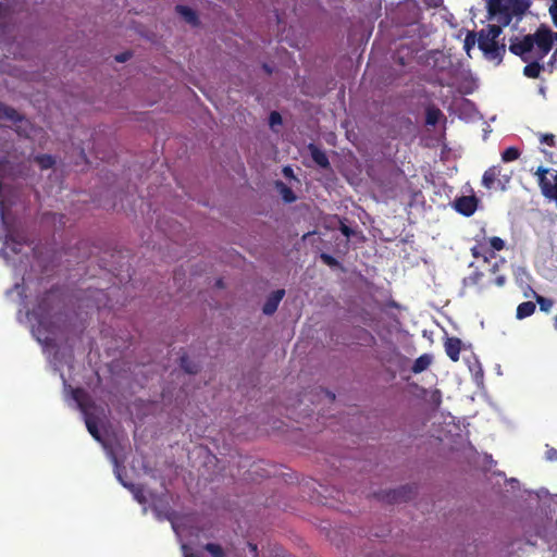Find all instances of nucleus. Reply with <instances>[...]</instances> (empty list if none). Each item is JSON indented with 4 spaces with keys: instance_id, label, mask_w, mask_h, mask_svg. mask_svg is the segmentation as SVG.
Returning a JSON list of instances; mask_svg holds the SVG:
<instances>
[{
    "instance_id": "nucleus-5",
    "label": "nucleus",
    "mask_w": 557,
    "mask_h": 557,
    "mask_svg": "<svg viewBox=\"0 0 557 557\" xmlns=\"http://www.w3.org/2000/svg\"><path fill=\"white\" fill-rule=\"evenodd\" d=\"M550 169L539 166L534 175L537 177L542 195L549 201H554L557 205V181H552L547 177V174L550 173Z\"/></svg>"
},
{
    "instance_id": "nucleus-11",
    "label": "nucleus",
    "mask_w": 557,
    "mask_h": 557,
    "mask_svg": "<svg viewBox=\"0 0 557 557\" xmlns=\"http://www.w3.org/2000/svg\"><path fill=\"white\" fill-rule=\"evenodd\" d=\"M461 350V341L458 337H449L445 343V351L447 356L454 361L459 360Z\"/></svg>"
},
{
    "instance_id": "nucleus-35",
    "label": "nucleus",
    "mask_w": 557,
    "mask_h": 557,
    "mask_svg": "<svg viewBox=\"0 0 557 557\" xmlns=\"http://www.w3.org/2000/svg\"><path fill=\"white\" fill-rule=\"evenodd\" d=\"M431 401L438 407L442 403V393L438 389H435L431 394Z\"/></svg>"
},
{
    "instance_id": "nucleus-25",
    "label": "nucleus",
    "mask_w": 557,
    "mask_h": 557,
    "mask_svg": "<svg viewBox=\"0 0 557 557\" xmlns=\"http://www.w3.org/2000/svg\"><path fill=\"white\" fill-rule=\"evenodd\" d=\"M9 21L10 12L7 7L0 3V36L7 34Z\"/></svg>"
},
{
    "instance_id": "nucleus-18",
    "label": "nucleus",
    "mask_w": 557,
    "mask_h": 557,
    "mask_svg": "<svg viewBox=\"0 0 557 557\" xmlns=\"http://www.w3.org/2000/svg\"><path fill=\"white\" fill-rule=\"evenodd\" d=\"M431 363H432L431 356L428 354H423L414 360V362L411 367V371L414 374L421 373V372L425 371L430 367Z\"/></svg>"
},
{
    "instance_id": "nucleus-12",
    "label": "nucleus",
    "mask_w": 557,
    "mask_h": 557,
    "mask_svg": "<svg viewBox=\"0 0 557 557\" xmlns=\"http://www.w3.org/2000/svg\"><path fill=\"white\" fill-rule=\"evenodd\" d=\"M510 12L519 20L525 14L530 7L529 0H506Z\"/></svg>"
},
{
    "instance_id": "nucleus-33",
    "label": "nucleus",
    "mask_w": 557,
    "mask_h": 557,
    "mask_svg": "<svg viewBox=\"0 0 557 557\" xmlns=\"http://www.w3.org/2000/svg\"><path fill=\"white\" fill-rule=\"evenodd\" d=\"M269 124L270 126L281 125L282 116L277 111H272L269 115Z\"/></svg>"
},
{
    "instance_id": "nucleus-3",
    "label": "nucleus",
    "mask_w": 557,
    "mask_h": 557,
    "mask_svg": "<svg viewBox=\"0 0 557 557\" xmlns=\"http://www.w3.org/2000/svg\"><path fill=\"white\" fill-rule=\"evenodd\" d=\"M478 47L487 60L496 61L497 64L503 61L506 53V45L499 44L498 40L492 38L483 29L478 33Z\"/></svg>"
},
{
    "instance_id": "nucleus-22",
    "label": "nucleus",
    "mask_w": 557,
    "mask_h": 557,
    "mask_svg": "<svg viewBox=\"0 0 557 557\" xmlns=\"http://www.w3.org/2000/svg\"><path fill=\"white\" fill-rule=\"evenodd\" d=\"M532 290V294L535 298V305L539 304L540 306V310L543 311V312H549L553 305H554V301L550 299V298H546L540 294H537L535 290L531 289Z\"/></svg>"
},
{
    "instance_id": "nucleus-27",
    "label": "nucleus",
    "mask_w": 557,
    "mask_h": 557,
    "mask_svg": "<svg viewBox=\"0 0 557 557\" xmlns=\"http://www.w3.org/2000/svg\"><path fill=\"white\" fill-rule=\"evenodd\" d=\"M277 186L280 187V193L285 202L290 203L296 200V196L290 187L286 186L282 182H278Z\"/></svg>"
},
{
    "instance_id": "nucleus-9",
    "label": "nucleus",
    "mask_w": 557,
    "mask_h": 557,
    "mask_svg": "<svg viewBox=\"0 0 557 557\" xmlns=\"http://www.w3.org/2000/svg\"><path fill=\"white\" fill-rule=\"evenodd\" d=\"M312 160L322 169L330 168V161L326 153L314 144L308 146Z\"/></svg>"
},
{
    "instance_id": "nucleus-39",
    "label": "nucleus",
    "mask_w": 557,
    "mask_h": 557,
    "mask_svg": "<svg viewBox=\"0 0 557 557\" xmlns=\"http://www.w3.org/2000/svg\"><path fill=\"white\" fill-rule=\"evenodd\" d=\"M339 230L346 237H350L354 233L352 230L345 224H342Z\"/></svg>"
},
{
    "instance_id": "nucleus-13",
    "label": "nucleus",
    "mask_w": 557,
    "mask_h": 557,
    "mask_svg": "<svg viewBox=\"0 0 557 557\" xmlns=\"http://www.w3.org/2000/svg\"><path fill=\"white\" fill-rule=\"evenodd\" d=\"M84 419H85L86 428H87L88 432L90 433V435L96 441L101 442V435H100V432L98 429L97 418L92 413L88 412L87 410H84Z\"/></svg>"
},
{
    "instance_id": "nucleus-48",
    "label": "nucleus",
    "mask_w": 557,
    "mask_h": 557,
    "mask_svg": "<svg viewBox=\"0 0 557 557\" xmlns=\"http://www.w3.org/2000/svg\"><path fill=\"white\" fill-rule=\"evenodd\" d=\"M327 394L330 395L331 399H334V398H335V395H334V394H330V393H327Z\"/></svg>"
},
{
    "instance_id": "nucleus-10",
    "label": "nucleus",
    "mask_w": 557,
    "mask_h": 557,
    "mask_svg": "<svg viewBox=\"0 0 557 557\" xmlns=\"http://www.w3.org/2000/svg\"><path fill=\"white\" fill-rule=\"evenodd\" d=\"M490 253L486 237H483L481 240L476 239L475 245L471 248V255L476 259L483 258L484 262H488L492 259Z\"/></svg>"
},
{
    "instance_id": "nucleus-38",
    "label": "nucleus",
    "mask_w": 557,
    "mask_h": 557,
    "mask_svg": "<svg viewBox=\"0 0 557 557\" xmlns=\"http://www.w3.org/2000/svg\"><path fill=\"white\" fill-rule=\"evenodd\" d=\"M131 52H123L117 55H115V60L117 62H126L131 58Z\"/></svg>"
},
{
    "instance_id": "nucleus-24",
    "label": "nucleus",
    "mask_w": 557,
    "mask_h": 557,
    "mask_svg": "<svg viewBox=\"0 0 557 557\" xmlns=\"http://www.w3.org/2000/svg\"><path fill=\"white\" fill-rule=\"evenodd\" d=\"M35 162L41 170H48L55 164V159L51 154H38L35 157Z\"/></svg>"
},
{
    "instance_id": "nucleus-40",
    "label": "nucleus",
    "mask_w": 557,
    "mask_h": 557,
    "mask_svg": "<svg viewBox=\"0 0 557 557\" xmlns=\"http://www.w3.org/2000/svg\"><path fill=\"white\" fill-rule=\"evenodd\" d=\"M494 284L497 285V286H503L506 282V277L504 275H497L495 278H494Z\"/></svg>"
},
{
    "instance_id": "nucleus-19",
    "label": "nucleus",
    "mask_w": 557,
    "mask_h": 557,
    "mask_svg": "<svg viewBox=\"0 0 557 557\" xmlns=\"http://www.w3.org/2000/svg\"><path fill=\"white\" fill-rule=\"evenodd\" d=\"M0 119L16 123L22 121L23 116L14 108L0 103Z\"/></svg>"
},
{
    "instance_id": "nucleus-32",
    "label": "nucleus",
    "mask_w": 557,
    "mask_h": 557,
    "mask_svg": "<svg viewBox=\"0 0 557 557\" xmlns=\"http://www.w3.org/2000/svg\"><path fill=\"white\" fill-rule=\"evenodd\" d=\"M540 141L541 144L547 145L549 147H556V137L554 134H540Z\"/></svg>"
},
{
    "instance_id": "nucleus-47",
    "label": "nucleus",
    "mask_w": 557,
    "mask_h": 557,
    "mask_svg": "<svg viewBox=\"0 0 557 557\" xmlns=\"http://www.w3.org/2000/svg\"><path fill=\"white\" fill-rule=\"evenodd\" d=\"M264 70H265L268 73H270V72H271V70L269 69V66H268V65H264Z\"/></svg>"
},
{
    "instance_id": "nucleus-21",
    "label": "nucleus",
    "mask_w": 557,
    "mask_h": 557,
    "mask_svg": "<svg viewBox=\"0 0 557 557\" xmlns=\"http://www.w3.org/2000/svg\"><path fill=\"white\" fill-rule=\"evenodd\" d=\"M488 250H490V257H495V251L503 250L505 248V242L500 237L493 236L490 238H486Z\"/></svg>"
},
{
    "instance_id": "nucleus-42",
    "label": "nucleus",
    "mask_w": 557,
    "mask_h": 557,
    "mask_svg": "<svg viewBox=\"0 0 557 557\" xmlns=\"http://www.w3.org/2000/svg\"><path fill=\"white\" fill-rule=\"evenodd\" d=\"M184 549V557H201L199 553H187V546H183Z\"/></svg>"
},
{
    "instance_id": "nucleus-26",
    "label": "nucleus",
    "mask_w": 557,
    "mask_h": 557,
    "mask_svg": "<svg viewBox=\"0 0 557 557\" xmlns=\"http://www.w3.org/2000/svg\"><path fill=\"white\" fill-rule=\"evenodd\" d=\"M203 548L211 555V557H226V553L220 544L207 543Z\"/></svg>"
},
{
    "instance_id": "nucleus-17",
    "label": "nucleus",
    "mask_w": 557,
    "mask_h": 557,
    "mask_svg": "<svg viewBox=\"0 0 557 557\" xmlns=\"http://www.w3.org/2000/svg\"><path fill=\"white\" fill-rule=\"evenodd\" d=\"M443 117V112L435 106H429L425 109V124L435 126L440 119Z\"/></svg>"
},
{
    "instance_id": "nucleus-30",
    "label": "nucleus",
    "mask_w": 557,
    "mask_h": 557,
    "mask_svg": "<svg viewBox=\"0 0 557 557\" xmlns=\"http://www.w3.org/2000/svg\"><path fill=\"white\" fill-rule=\"evenodd\" d=\"M478 44V33L469 32L465 38V49L467 52Z\"/></svg>"
},
{
    "instance_id": "nucleus-6",
    "label": "nucleus",
    "mask_w": 557,
    "mask_h": 557,
    "mask_svg": "<svg viewBox=\"0 0 557 557\" xmlns=\"http://www.w3.org/2000/svg\"><path fill=\"white\" fill-rule=\"evenodd\" d=\"M413 494V487L405 485L380 494V498L388 504H395L409 500Z\"/></svg>"
},
{
    "instance_id": "nucleus-36",
    "label": "nucleus",
    "mask_w": 557,
    "mask_h": 557,
    "mask_svg": "<svg viewBox=\"0 0 557 557\" xmlns=\"http://www.w3.org/2000/svg\"><path fill=\"white\" fill-rule=\"evenodd\" d=\"M546 460L548 461H557V449L550 447L545 453Z\"/></svg>"
},
{
    "instance_id": "nucleus-46",
    "label": "nucleus",
    "mask_w": 557,
    "mask_h": 557,
    "mask_svg": "<svg viewBox=\"0 0 557 557\" xmlns=\"http://www.w3.org/2000/svg\"><path fill=\"white\" fill-rule=\"evenodd\" d=\"M554 326L557 329V313H556V317L554 319Z\"/></svg>"
},
{
    "instance_id": "nucleus-23",
    "label": "nucleus",
    "mask_w": 557,
    "mask_h": 557,
    "mask_svg": "<svg viewBox=\"0 0 557 557\" xmlns=\"http://www.w3.org/2000/svg\"><path fill=\"white\" fill-rule=\"evenodd\" d=\"M181 368L189 374H196L199 371V364L191 361L187 355L181 357Z\"/></svg>"
},
{
    "instance_id": "nucleus-4",
    "label": "nucleus",
    "mask_w": 557,
    "mask_h": 557,
    "mask_svg": "<svg viewBox=\"0 0 557 557\" xmlns=\"http://www.w3.org/2000/svg\"><path fill=\"white\" fill-rule=\"evenodd\" d=\"M487 12L488 17L502 26H508L513 17L506 0H487Z\"/></svg>"
},
{
    "instance_id": "nucleus-1",
    "label": "nucleus",
    "mask_w": 557,
    "mask_h": 557,
    "mask_svg": "<svg viewBox=\"0 0 557 557\" xmlns=\"http://www.w3.org/2000/svg\"><path fill=\"white\" fill-rule=\"evenodd\" d=\"M557 41V33H554L547 25L541 24L534 34L522 38L515 37L510 40L509 51L521 58L528 64L523 67V74L529 78H537L543 70L540 63L553 49Z\"/></svg>"
},
{
    "instance_id": "nucleus-34",
    "label": "nucleus",
    "mask_w": 557,
    "mask_h": 557,
    "mask_svg": "<svg viewBox=\"0 0 557 557\" xmlns=\"http://www.w3.org/2000/svg\"><path fill=\"white\" fill-rule=\"evenodd\" d=\"M321 260H322L325 264H327V265H330V267L337 265V263H338V262H337V260H336L334 257H332L331 255H327V253H322V255H321Z\"/></svg>"
},
{
    "instance_id": "nucleus-15",
    "label": "nucleus",
    "mask_w": 557,
    "mask_h": 557,
    "mask_svg": "<svg viewBox=\"0 0 557 557\" xmlns=\"http://www.w3.org/2000/svg\"><path fill=\"white\" fill-rule=\"evenodd\" d=\"M536 309V305L533 301H524L518 305L517 311H516V318L518 320H523L525 318L531 317Z\"/></svg>"
},
{
    "instance_id": "nucleus-2",
    "label": "nucleus",
    "mask_w": 557,
    "mask_h": 557,
    "mask_svg": "<svg viewBox=\"0 0 557 557\" xmlns=\"http://www.w3.org/2000/svg\"><path fill=\"white\" fill-rule=\"evenodd\" d=\"M511 171H506L502 165H492L482 176V185L486 189L505 191L511 180Z\"/></svg>"
},
{
    "instance_id": "nucleus-8",
    "label": "nucleus",
    "mask_w": 557,
    "mask_h": 557,
    "mask_svg": "<svg viewBox=\"0 0 557 557\" xmlns=\"http://www.w3.org/2000/svg\"><path fill=\"white\" fill-rule=\"evenodd\" d=\"M284 295H285L284 289H277V290L273 292L268 297V299L265 300V302L263 305V308H262L263 313L267 315L273 314L276 311L278 304L283 299Z\"/></svg>"
},
{
    "instance_id": "nucleus-28",
    "label": "nucleus",
    "mask_w": 557,
    "mask_h": 557,
    "mask_svg": "<svg viewBox=\"0 0 557 557\" xmlns=\"http://www.w3.org/2000/svg\"><path fill=\"white\" fill-rule=\"evenodd\" d=\"M520 157V150L516 147H508L502 152V160L504 162L516 161Z\"/></svg>"
},
{
    "instance_id": "nucleus-41",
    "label": "nucleus",
    "mask_w": 557,
    "mask_h": 557,
    "mask_svg": "<svg viewBox=\"0 0 557 557\" xmlns=\"http://www.w3.org/2000/svg\"><path fill=\"white\" fill-rule=\"evenodd\" d=\"M248 547L255 557H258V546L253 543H248Z\"/></svg>"
},
{
    "instance_id": "nucleus-45",
    "label": "nucleus",
    "mask_w": 557,
    "mask_h": 557,
    "mask_svg": "<svg viewBox=\"0 0 557 557\" xmlns=\"http://www.w3.org/2000/svg\"><path fill=\"white\" fill-rule=\"evenodd\" d=\"M216 285H218L219 287H222V285H223L222 280H218Z\"/></svg>"
},
{
    "instance_id": "nucleus-14",
    "label": "nucleus",
    "mask_w": 557,
    "mask_h": 557,
    "mask_svg": "<svg viewBox=\"0 0 557 557\" xmlns=\"http://www.w3.org/2000/svg\"><path fill=\"white\" fill-rule=\"evenodd\" d=\"M175 10L190 25L197 26L199 24L198 15L191 8L178 4Z\"/></svg>"
},
{
    "instance_id": "nucleus-43",
    "label": "nucleus",
    "mask_w": 557,
    "mask_h": 557,
    "mask_svg": "<svg viewBox=\"0 0 557 557\" xmlns=\"http://www.w3.org/2000/svg\"><path fill=\"white\" fill-rule=\"evenodd\" d=\"M555 59H557V49L554 51L550 62H553V60H555Z\"/></svg>"
},
{
    "instance_id": "nucleus-29",
    "label": "nucleus",
    "mask_w": 557,
    "mask_h": 557,
    "mask_svg": "<svg viewBox=\"0 0 557 557\" xmlns=\"http://www.w3.org/2000/svg\"><path fill=\"white\" fill-rule=\"evenodd\" d=\"M503 27L500 24H490L487 25L486 28H483V30L485 33H487L490 36H492V38H495L496 40H498V37L500 36L502 32H503Z\"/></svg>"
},
{
    "instance_id": "nucleus-49",
    "label": "nucleus",
    "mask_w": 557,
    "mask_h": 557,
    "mask_svg": "<svg viewBox=\"0 0 557 557\" xmlns=\"http://www.w3.org/2000/svg\"><path fill=\"white\" fill-rule=\"evenodd\" d=\"M553 178H554L555 181H557V173L553 176Z\"/></svg>"
},
{
    "instance_id": "nucleus-44",
    "label": "nucleus",
    "mask_w": 557,
    "mask_h": 557,
    "mask_svg": "<svg viewBox=\"0 0 557 557\" xmlns=\"http://www.w3.org/2000/svg\"><path fill=\"white\" fill-rule=\"evenodd\" d=\"M284 173L287 175V174L292 173V170L289 168H285Z\"/></svg>"
},
{
    "instance_id": "nucleus-7",
    "label": "nucleus",
    "mask_w": 557,
    "mask_h": 557,
    "mask_svg": "<svg viewBox=\"0 0 557 557\" xmlns=\"http://www.w3.org/2000/svg\"><path fill=\"white\" fill-rule=\"evenodd\" d=\"M478 208L475 196H461L455 200V209L465 216H471Z\"/></svg>"
},
{
    "instance_id": "nucleus-37",
    "label": "nucleus",
    "mask_w": 557,
    "mask_h": 557,
    "mask_svg": "<svg viewBox=\"0 0 557 557\" xmlns=\"http://www.w3.org/2000/svg\"><path fill=\"white\" fill-rule=\"evenodd\" d=\"M549 13L555 26L557 27V0H554L553 4L550 5Z\"/></svg>"
},
{
    "instance_id": "nucleus-20",
    "label": "nucleus",
    "mask_w": 557,
    "mask_h": 557,
    "mask_svg": "<svg viewBox=\"0 0 557 557\" xmlns=\"http://www.w3.org/2000/svg\"><path fill=\"white\" fill-rule=\"evenodd\" d=\"M26 243L25 237L17 236L15 237L13 234H8L5 237V245L11 248V250L15 253L20 252V246Z\"/></svg>"
},
{
    "instance_id": "nucleus-31",
    "label": "nucleus",
    "mask_w": 557,
    "mask_h": 557,
    "mask_svg": "<svg viewBox=\"0 0 557 557\" xmlns=\"http://www.w3.org/2000/svg\"><path fill=\"white\" fill-rule=\"evenodd\" d=\"M3 171H4V162L0 161V216L2 220H4V201L2 199V189H3Z\"/></svg>"
},
{
    "instance_id": "nucleus-16",
    "label": "nucleus",
    "mask_w": 557,
    "mask_h": 557,
    "mask_svg": "<svg viewBox=\"0 0 557 557\" xmlns=\"http://www.w3.org/2000/svg\"><path fill=\"white\" fill-rule=\"evenodd\" d=\"M483 277L484 273L480 271L472 272L469 276L463 278V286L466 287H479L480 290L483 289Z\"/></svg>"
}]
</instances>
